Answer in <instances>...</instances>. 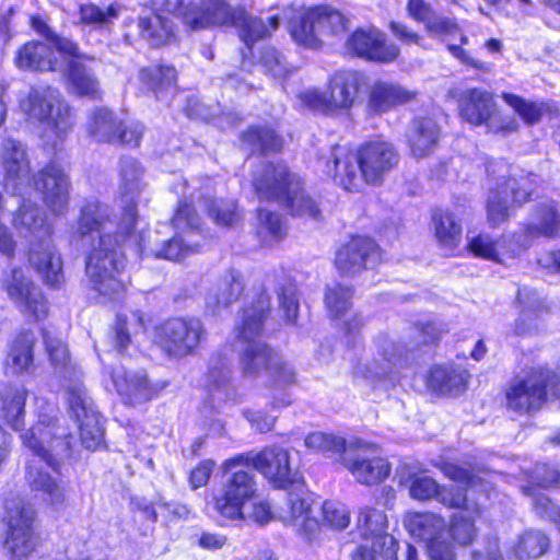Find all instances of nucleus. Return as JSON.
I'll use <instances>...</instances> for the list:
<instances>
[{
	"label": "nucleus",
	"mask_w": 560,
	"mask_h": 560,
	"mask_svg": "<svg viewBox=\"0 0 560 560\" xmlns=\"http://www.w3.org/2000/svg\"><path fill=\"white\" fill-rule=\"evenodd\" d=\"M255 234L260 243H279L287 236V222L278 211L257 208Z\"/></svg>",
	"instance_id": "nucleus-45"
},
{
	"label": "nucleus",
	"mask_w": 560,
	"mask_h": 560,
	"mask_svg": "<svg viewBox=\"0 0 560 560\" xmlns=\"http://www.w3.org/2000/svg\"><path fill=\"white\" fill-rule=\"evenodd\" d=\"M253 190L259 200L277 203L292 218L322 219L320 201L306 186L305 179L284 161H268L253 178Z\"/></svg>",
	"instance_id": "nucleus-4"
},
{
	"label": "nucleus",
	"mask_w": 560,
	"mask_h": 560,
	"mask_svg": "<svg viewBox=\"0 0 560 560\" xmlns=\"http://www.w3.org/2000/svg\"><path fill=\"white\" fill-rule=\"evenodd\" d=\"M1 165L4 179L13 185H16L31 171V163L25 149L19 141L12 139H8L3 143Z\"/></svg>",
	"instance_id": "nucleus-41"
},
{
	"label": "nucleus",
	"mask_w": 560,
	"mask_h": 560,
	"mask_svg": "<svg viewBox=\"0 0 560 560\" xmlns=\"http://www.w3.org/2000/svg\"><path fill=\"white\" fill-rule=\"evenodd\" d=\"M201 201L205 214L214 225L231 230L243 222V210L235 198L205 195Z\"/></svg>",
	"instance_id": "nucleus-38"
},
{
	"label": "nucleus",
	"mask_w": 560,
	"mask_h": 560,
	"mask_svg": "<svg viewBox=\"0 0 560 560\" xmlns=\"http://www.w3.org/2000/svg\"><path fill=\"white\" fill-rule=\"evenodd\" d=\"M399 159L390 141L369 139L354 148L335 145L325 161V172L342 190L361 192L365 186H382Z\"/></svg>",
	"instance_id": "nucleus-2"
},
{
	"label": "nucleus",
	"mask_w": 560,
	"mask_h": 560,
	"mask_svg": "<svg viewBox=\"0 0 560 560\" xmlns=\"http://www.w3.org/2000/svg\"><path fill=\"white\" fill-rule=\"evenodd\" d=\"M404 525L410 536L427 545L431 560H455L446 523L441 516L430 512H409L404 517Z\"/></svg>",
	"instance_id": "nucleus-20"
},
{
	"label": "nucleus",
	"mask_w": 560,
	"mask_h": 560,
	"mask_svg": "<svg viewBox=\"0 0 560 560\" xmlns=\"http://www.w3.org/2000/svg\"><path fill=\"white\" fill-rule=\"evenodd\" d=\"M78 15L81 26L103 27L118 16V10L113 3L103 10L93 2H86L79 5Z\"/></svg>",
	"instance_id": "nucleus-54"
},
{
	"label": "nucleus",
	"mask_w": 560,
	"mask_h": 560,
	"mask_svg": "<svg viewBox=\"0 0 560 560\" xmlns=\"http://www.w3.org/2000/svg\"><path fill=\"white\" fill-rule=\"evenodd\" d=\"M0 418L19 431L24 425L27 390L23 385H4L0 388Z\"/></svg>",
	"instance_id": "nucleus-39"
},
{
	"label": "nucleus",
	"mask_w": 560,
	"mask_h": 560,
	"mask_svg": "<svg viewBox=\"0 0 560 560\" xmlns=\"http://www.w3.org/2000/svg\"><path fill=\"white\" fill-rule=\"evenodd\" d=\"M534 509L542 517L552 520L560 529V508L553 504L549 498L538 494L534 498Z\"/></svg>",
	"instance_id": "nucleus-64"
},
{
	"label": "nucleus",
	"mask_w": 560,
	"mask_h": 560,
	"mask_svg": "<svg viewBox=\"0 0 560 560\" xmlns=\"http://www.w3.org/2000/svg\"><path fill=\"white\" fill-rule=\"evenodd\" d=\"M350 510L339 501L327 500L322 506V524L330 529L342 530L350 524Z\"/></svg>",
	"instance_id": "nucleus-57"
},
{
	"label": "nucleus",
	"mask_w": 560,
	"mask_h": 560,
	"mask_svg": "<svg viewBox=\"0 0 560 560\" xmlns=\"http://www.w3.org/2000/svg\"><path fill=\"white\" fill-rule=\"evenodd\" d=\"M435 467H438L445 477L459 485L474 488L478 485L479 481H481L479 477L471 475L467 469L452 463L441 462L435 464Z\"/></svg>",
	"instance_id": "nucleus-60"
},
{
	"label": "nucleus",
	"mask_w": 560,
	"mask_h": 560,
	"mask_svg": "<svg viewBox=\"0 0 560 560\" xmlns=\"http://www.w3.org/2000/svg\"><path fill=\"white\" fill-rule=\"evenodd\" d=\"M282 522L292 526L307 541L317 540L320 533V524L311 516V505L307 500L296 493H290L288 509L280 514Z\"/></svg>",
	"instance_id": "nucleus-35"
},
{
	"label": "nucleus",
	"mask_w": 560,
	"mask_h": 560,
	"mask_svg": "<svg viewBox=\"0 0 560 560\" xmlns=\"http://www.w3.org/2000/svg\"><path fill=\"white\" fill-rule=\"evenodd\" d=\"M343 49L351 58L378 65L395 62L400 56V48L374 26L354 28L348 34Z\"/></svg>",
	"instance_id": "nucleus-22"
},
{
	"label": "nucleus",
	"mask_w": 560,
	"mask_h": 560,
	"mask_svg": "<svg viewBox=\"0 0 560 560\" xmlns=\"http://www.w3.org/2000/svg\"><path fill=\"white\" fill-rule=\"evenodd\" d=\"M55 52L57 51L50 43L31 39L16 49L13 62L23 71L55 72L59 67Z\"/></svg>",
	"instance_id": "nucleus-32"
},
{
	"label": "nucleus",
	"mask_w": 560,
	"mask_h": 560,
	"mask_svg": "<svg viewBox=\"0 0 560 560\" xmlns=\"http://www.w3.org/2000/svg\"><path fill=\"white\" fill-rule=\"evenodd\" d=\"M22 443L35 456L26 465L25 480L42 499L57 505L65 500V488L57 477L59 459L69 456L73 436L55 418L43 417L21 434Z\"/></svg>",
	"instance_id": "nucleus-3"
},
{
	"label": "nucleus",
	"mask_w": 560,
	"mask_h": 560,
	"mask_svg": "<svg viewBox=\"0 0 560 560\" xmlns=\"http://www.w3.org/2000/svg\"><path fill=\"white\" fill-rule=\"evenodd\" d=\"M433 236L440 248L454 254L463 240V224L460 219L448 209L435 207L430 212Z\"/></svg>",
	"instance_id": "nucleus-36"
},
{
	"label": "nucleus",
	"mask_w": 560,
	"mask_h": 560,
	"mask_svg": "<svg viewBox=\"0 0 560 560\" xmlns=\"http://www.w3.org/2000/svg\"><path fill=\"white\" fill-rule=\"evenodd\" d=\"M502 98L528 126L537 125L545 115L556 116L559 112L558 106L553 103L528 101L514 93H503Z\"/></svg>",
	"instance_id": "nucleus-40"
},
{
	"label": "nucleus",
	"mask_w": 560,
	"mask_h": 560,
	"mask_svg": "<svg viewBox=\"0 0 560 560\" xmlns=\"http://www.w3.org/2000/svg\"><path fill=\"white\" fill-rule=\"evenodd\" d=\"M28 24L33 31L50 43L58 54L75 56L77 40L54 32L42 15L31 14Z\"/></svg>",
	"instance_id": "nucleus-49"
},
{
	"label": "nucleus",
	"mask_w": 560,
	"mask_h": 560,
	"mask_svg": "<svg viewBox=\"0 0 560 560\" xmlns=\"http://www.w3.org/2000/svg\"><path fill=\"white\" fill-rule=\"evenodd\" d=\"M1 287L25 317L35 323L48 317L50 305L46 294L20 267L11 268Z\"/></svg>",
	"instance_id": "nucleus-21"
},
{
	"label": "nucleus",
	"mask_w": 560,
	"mask_h": 560,
	"mask_svg": "<svg viewBox=\"0 0 560 560\" xmlns=\"http://www.w3.org/2000/svg\"><path fill=\"white\" fill-rule=\"evenodd\" d=\"M178 72L174 65L155 63L139 70V80L156 97L177 86Z\"/></svg>",
	"instance_id": "nucleus-42"
},
{
	"label": "nucleus",
	"mask_w": 560,
	"mask_h": 560,
	"mask_svg": "<svg viewBox=\"0 0 560 560\" xmlns=\"http://www.w3.org/2000/svg\"><path fill=\"white\" fill-rule=\"evenodd\" d=\"M65 387L71 416L79 424L82 444L88 450L97 448L103 442L102 417L81 382V371L71 364L69 352H48Z\"/></svg>",
	"instance_id": "nucleus-7"
},
{
	"label": "nucleus",
	"mask_w": 560,
	"mask_h": 560,
	"mask_svg": "<svg viewBox=\"0 0 560 560\" xmlns=\"http://www.w3.org/2000/svg\"><path fill=\"white\" fill-rule=\"evenodd\" d=\"M109 374L118 395L128 405L147 402L159 396L168 385L164 380H150L144 370L126 371L118 366Z\"/></svg>",
	"instance_id": "nucleus-24"
},
{
	"label": "nucleus",
	"mask_w": 560,
	"mask_h": 560,
	"mask_svg": "<svg viewBox=\"0 0 560 560\" xmlns=\"http://www.w3.org/2000/svg\"><path fill=\"white\" fill-rule=\"evenodd\" d=\"M388 30L402 44L422 45L423 37L413 28L399 21H389Z\"/></svg>",
	"instance_id": "nucleus-63"
},
{
	"label": "nucleus",
	"mask_w": 560,
	"mask_h": 560,
	"mask_svg": "<svg viewBox=\"0 0 560 560\" xmlns=\"http://www.w3.org/2000/svg\"><path fill=\"white\" fill-rule=\"evenodd\" d=\"M12 225L34 237L28 243L26 257L44 284L54 290L60 289L65 283L63 261L52 241L54 226L39 207L22 200L12 214Z\"/></svg>",
	"instance_id": "nucleus-6"
},
{
	"label": "nucleus",
	"mask_w": 560,
	"mask_h": 560,
	"mask_svg": "<svg viewBox=\"0 0 560 560\" xmlns=\"http://www.w3.org/2000/svg\"><path fill=\"white\" fill-rule=\"evenodd\" d=\"M485 210L489 228L498 229L510 220L514 209L498 189H492L486 199Z\"/></svg>",
	"instance_id": "nucleus-51"
},
{
	"label": "nucleus",
	"mask_w": 560,
	"mask_h": 560,
	"mask_svg": "<svg viewBox=\"0 0 560 560\" xmlns=\"http://www.w3.org/2000/svg\"><path fill=\"white\" fill-rule=\"evenodd\" d=\"M417 336L425 345H436L445 329L435 320H418L413 324Z\"/></svg>",
	"instance_id": "nucleus-61"
},
{
	"label": "nucleus",
	"mask_w": 560,
	"mask_h": 560,
	"mask_svg": "<svg viewBox=\"0 0 560 560\" xmlns=\"http://www.w3.org/2000/svg\"><path fill=\"white\" fill-rule=\"evenodd\" d=\"M183 1L176 8L183 23L191 31L212 27H236L238 37L254 56L253 49L258 40L270 37V30L257 16H253L243 5L232 7L226 0L191 1L182 8Z\"/></svg>",
	"instance_id": "nucleus-5"
},
{
	"label": "nucleus",
	"mask_w": 560,
	"mask_h": 560,
	"mask_svg": "<svg viewBox=\"0 0 560 560\" xmlns=\"http://www.w3.org/2000/svg\"><path fill=\"white\" fill-rule=\"evenodd\" d=\"M446 530L448 532V539L452 537L459 545L470 544L476 535L472 521L462 514L453 516L452 524L450 527L446 526Z\"/></svg>",
	"instance_id": "nucleus-59"
},
{
	"label": "nucleus",
	"mask_w": 560,
	"mask_h": 560,
	"mask_svg": "<svg viewBox=\"0 0 560 560\" xmlns=\"http://www.w3.org/2000/svg\"><path fill=\"white\" fill-rule=\"evenodd\" d=\"M442 138V129L431 115L415 116L406 132L410 154L416 159L427 158L435 152Z\"/></svg>",
	"instance_id": "nucleus-28"
},
{
	"label": "nucleus",
	"mask_w": 560,
	"mask_h": 560,
	"mask_svg": "<svg viewBox=\"0 0 560 560\" xmlns=\"http://www.w3.org/2000/svg\"><path fill=\"white\" fill-rule=\"evenodd\" d=\"M417 96V91L408 90L397 83L377 80L368 93L366 112L370 116H380L415 101Z\"/></svg>",
	"instance_id": "nucleus-31"
},
{
	"label": "nucleus",
	"mask_w": 560,
	"mask_h": 560,
	"mask_svg": "<svg viewBox=\"0 0 560 560\" xmlns=\"http://www.w3.org/2000/svg\"><path fill=\"white\" fill-rule=\"evenodd\" d=\"M279 307L285 324L295 326L300 313L298 288L294 283L281 284L277 290Z\"/></svg>",
	"instance_id": "nucleus-55"
},
{
	"label": "nucleus",
	"mask_w": 560,
	"mask_h": 560,
	"mask_svg": "<svg viewBox=\"0 0 560 560\" xmlns=\"http://www.w3.org/2000/svg\"><path fill=\"white\" fill-rule=\"evenodd\" d=\"M28 185L39 195L50 214L61 217L68 212L71 179L58 160L50 159L38 171L31 174Z\"/></svg>",
	"instance_id": "nucleus-16"
},
{
	"label": "nucleus",
	"mask_w": 560,
	"mask_h": 560,
	"mask_svg": "<svg viewBox=\"0 0 560 560\" xmlns=\"http://www.w3.org/2000/svg\"><path fill=\"white\" fill-rule=\"evenodd\" d=\"M306 448L322 453L324 455H334L342 453L346 448L343 438L326 432H312L304 440Z\"/></svg>",
	"instance_id": "nucleus-56"
},
{
	"label": "nucleus",
	"mask_w": 560,
	"mask_h": 560,
	"mask_svg": "<svg viewBox=\"0 0 560 560\" xmlns=\"http://www.w3.org/2000/svg\"><path fill=\"white\" fill-rule=\"evenodd\" d=\"M347 16L329 4H316L293 14L289 20L292 38L303 47L320 46L319 35H338L348 28Z\"/></svg>",
	"instance_id": "nucleus-11"
},
{
	"label": "nucleus",
	"mask_w": 560,
	"mask_h": 560,
	"mask_svg": "<svg viewBox=\"0 0 560 560\" xmlns=\"http://www.w3.org/2000/svg\"><path fill=\"white\" fill-rule=\"evenodd\" d=\"M345 467L363 485H376L390 472L388 462L377 454L376 446L360 447L352 456L343 459Z\"/></svg>",
	"instance_id": "nucleus-29"
},
{
	"label": "nucleus",
	"mask_w": 560,
	"mask_h": 560,
	"mask_svg": "<svg viewBox=\"0 0 560 560\" xmlns=\"http://www.w3.org/2000/svg\"><path fill=\"white\" fill-rule=\"evenodd\" d=\"M406 12L413 21L423 23L425 32L431 37L441 40L458 37L459 44H448L446 49L462 65L475 70H487L485 62L472 58L469 51L463 47L468 44V37L463 33L455 18L434 15L433 7L425 0H407Z\"/></svg>",
	"instance_id": "nucleus-10"
},
{
	"label": "nucleus",
	"mask_w": 560,
	"mask_h": 560,
	"mask_svg": "<svg viewBox=\"0 0 560 560\" xmlns=\"http://www.w3.org/2000/svg\"><path fill=\"white\" fill-rule=\"evenodd\" d=\"M156 336L165 350H196L207 331L199 317H170L158 326Z\"/></svg>",
	"instance_id": "nucleus-25"
},
{
	"label": "nucleus",
	"mask_w": 560,
	"mask_h": 560,
	"mask_svg": "<svg viewBox=\"0 0 560 560\" xmlns=\"http://www.w3.org/2000/svg\"><path fill=\"white\" fill-rule=\"evenodd\" d=\"M537 175L527 172L520 176L509 175L504 178L502 186L503 191L510 197V203L513 209H520L532 201Z\"/></svg>",
	"instance_id": "nucleus-47"
},
{
	"label": "nucleus",
	"mask_w": 560,
	"mask_h": 560,
	"mask_svg": "<svg viewBox=\"0 0 560 560\" xmlns=\"http://www.w3.org/2000/svg\"><path fill=\"white\" fill-rule=\"evenodd\" d=\"M59 56L66 61L65 78L73 92L78 96L100 101L103 92L98 79L83 63L84 61H94L95 58L83 54L78 42L75 56L66 54H59Z\"/></svg>",
	"instance_id": "nucleus-27"
},
{
	"label": "nucleus",
	"mask_w": 560,
	"mask_h": 560,
	"mask_svg": "<svg viewBox=\"0 0 560 560\" xmlns=\"http://www.w3.org/2000/svg\"><path fill=\"white\" fill-rule=\"evenodd\" d=\"M170 224L174 229L185 228L191 231H201L202 220L195 202L188 198H180L174 208Z\"/></svg>",
	"instance_id": "nucleus-53"
},
{
	"label": "nucleus",
	"mask_w": 560,
	"mask_h": 560,
	"mask_svg": "<svg viewBox=\"0 0 560 560\" xmlns=\"http://www.w3.org/2000/svg\"><path fill=\"white\" fill-rule=\"evenodd\" d=\"M354 287L342 282H335L324 290V306L331 320L343 318L353 306Z\"/></svg>",
	"instance_id": "nucleus-43"
},
{
	"label": "nucleus",
	"mask_w": 560,
	"mask_h": 560,
	"mask_svg": "<svg viewBox=\"0 0 560 560\" xmlns=\"http://www.w3.org/2000/svg\"><path fill=\"white\" fill-rule=\"evenodd\" d=\"M241 362L246 373H258L264 368L278 386H288L295 382L294 370L271 357L270 352H243Z\"/></svg>",
	"instance_id": "nucleus-37"
},
{
	"label": "nucleus",
	"mask_w": 560,
	"mask_h": 560,
	"mask_svg": "<svg viewBox=\"0 0 560 560\" xmlns=\"http://www.w3.org/2000/svg\"><path fill=\"white\" fill-rule=\"evenodd\" d=\"M233 468L223 470L228 474L220 493L214 498V509L223 517L229 520H244L243 506L254 499L256 481L254 476L244 470Z\"/></svg>",
	"instance_id": "nucleus-23"
},
{
	"label": "nucleus",
	"mask_w": 560,
	"mask_h": 560,
	"mask_svg": "<svg viewBox=\"0 0 560 560\" xmlns=\"http://www.w3.org/2000/svg\"><path fill=\"white\" fill-rule=\"evenodd\" d=\"M112 345L116 350H126L131 346V335L128 329V318L125 315H116L112 326Z\"/></svg>",
	"instance_id": "nucleus-62"
},
{
	"label": "nucleus",
	"mask_w": 560,
	"mask_h": 560,
	"mask_svg": "<svg viewBox=\"0 0 560 560\" xmlns=\"http://www.w3.org/2000/svg\"><path fill=\"white\" fill-rule=\"evenodd\" d=\"M385 261V249L373 236L353 233L336 249L334 267L341 278H354Z\"/></svg>",
	"instance_id": "nucleus-14"
},
{
	"label": "nucleus",
	"mask_w": 560,
	"mask_h": 560,
	"mask_svg": "<svg viewBox=\"0 0 560 560\" xmlns=\"http://www.w3.org/2000/svg\"><path fill=\"white\" fill-rule=\"evenodd\" d=\"M33 510L22 499H13L5 504L4 550L13 560L27 558L36 546V538L32 528Z\"/></svg>",
	"instance_id": "nucleus-19"
},
{
	"label": "nucleus",
	"mask_w": 560,
	"mask_h": 560,
	"mask_svg": "<svg viewBox=\"0 0 560 560\" xmlns=\"http://www.w3.org/2000/svg\"><path fill=\"white\" fill-rule=\"evenodd\" d=\"M240 466H253L273 488L287 489L298 481L299 471L292 464L288 448L272 445L259 453L240 454L226 459L222 468L232 470Z\"/></svg>",
	"instance_id": "nucleus-13"
},
{
	"label": "nucleus",
	"mask_w": 560,
	"mask_h": 560,
	"mask_svg": "<svg viewBox=\"0 0 560 560\" xmlns=\"http://www.w3.org/2000/svg\"><path fill=\"white\" fill-rule=\"evenodd\" d=\"M137 25L140 36L148 39L153 47L167 45L175 39L173 22L162 14L139 16Z\"/></svg>",
	"instance_id": "nucleus-44"
},
{
	"label": "nucleus",
	"mask_w": 560,
	"mask_h": 560,
	"mask_svg": "<svg viewBox=\"0 0 560 560\" xmlns=\"http://www.w3.org/2000/svg\"><path fill=\"white\" fill-rule=\"evenodd\" d=\"M138 221V203L128 199L121 208L116 231L100 234L85 256L84 268L91 288L109 301L121 300L127 292V282L121 278L127 265L122 247L135 234Z\"/></svg>",
	"instance_id": "nucleus-1"
},
{
	"label": "nucleus",
	"mask_w": 560,
	"mask_h": 560,
	"mask_svg": "<svg viewBox=\"0 0 560 560\" xmlns=\"http://www.w3.org/2000/svg\"><path fill=\"white\" fill-rule=\"evenodd\" d=\"M200 250V244L186 243L183 236L175 233L171 238L164 241L161 247L152 254L156 259L180 261Z\"/></svg>",
	"instance_id": "nucleus-52"
},
{
	"label": "nucleus",
	"mask_w": 560,
	"mask_h": 560,
	"mask_svg": "<svg viewBox=\"0 0 560 560\" xmlns=\"http://www.w3.org/2000/svg\"><path fill=\"white\" fill-rule=\"evenodd\" d=\"M271 295L258 289L241 308V319L234 327V338L243 350H270L265 341V324L271 316Z\"/></svg>",
	"instance_id": "nucleus-17"
},
{
	"label": "nucleus",
	"mask_w": 560,
	"mask_h": 560,
	"mask_svg": "<svg viewBox=\"0 0 560 560\" xmlns=\"http://www.w3.org/2000/svg\"><path fill=\"white\" fill-rule=\"evenodd\" d=\"M357 528L366 542L371 541L374 548H381L386 560H397L398 541L386 532L387 516L384 512L373 508L361 509Z\"/></svg>",
	"instance_id": "nucleus-26"
},
{
	"label": "nucleus",
	"mask_w": 560,
	"mask_h": 560,
	"mask_svg": "<svg viewBox=\"0 0 560 560\" xmlns=\"http://www.w3.org/2000/svg\"><path fill=\"white\" fill-rule=\"evenodd\" d=\"M457 113L460 119L470 126H486L488 132L494 135L508 136L518 129L515 117L499 116L493 94L485 89L464 90L457 97Z\"/></svg>",
	"instance_id": "nucleus-12"
},
{
	"label": "nucleus",
	"mask_w": 560,
	"mask_h": 560,
	"mask_svg": "<svg viewBox=\"0 0 560 560\" xmlns=\"http://www.w3.org/2000/svg\"><path fill=\"white\" fill-rule=\"evenodd\" d=\"M533 215L538 224H529L526 232L529 235H542L549 238L560 236V213L555 200L537 203L533 208Z\"/></svg>",
	"instance_id": "nucleus-46"
},
{
	"label": "nucleus",
	"mask_w": 560,
	"mask_h": 560,
	"mask_svg": "<svg viewBox=\"0 0 560 560\" xmlns=\"http://www.w3.org/2000/svg\"><path fill=\"white\" fill-rule=\"evenodd\" d=\"M548 392L560 396V377L542 366L532 368L506 392L508 406L518 412L537 410L546 401Z\"/></svg>",
	"instance_id": "nucleus-15"
},
{
	"label": "nucleus",
	"mask_w": 560,
	"mask_h": 560,
	"mask_svg": "<svg viewBox=\"0 0 560 560\" xmlns=\"http://www.w3.org/2000/svg\"><path fill=\"white\" fill-rule=\"evenodd\" d=\"M237 140L242 149L255 156L279 154L285 143L282 133L269 124H249L238 132Z\"/></svg>",
	"instance_id": "nucleus-30"
},
{
	"label": "nucleus",
	"mask_w": 560,
	"mask_h": 560,
	"mask_svg": "<svg viewBox=\"0 0 560 560\" xmlns=\"http://www.w3.org/2000/svg\"><path fill=\"white\" fill-rule=\"evenodd\" d=\"M363 82L364 78L358 71H338L329 78L325 91L308 89L299 94V100L307 109L326 116L348 114Z\"/></svg>",
	"instance_id": "nucleus-9"
},
{
	"label": "nucleus",
	"mask_w": 560,
	"mask_h": 560,
	"mask_svg": "<svg viewBox=\"0 0 560 560\" xmlns=\"http://www.w3.org/2000/svg\"><path fill=\"white\" fill-rule=\"evenodd\" d=\"M549 542V538L542 532L529 529L518 537L513 551L518 559H535L548 550Z\"/></svg>",
	"instance_id": "nucleus-50"
},
{
	"label": "nucleus",
	"mask_w": 560,
	"mask_h": 560,
	"mask_svg": "<svg viewBox=\"0 0 560 560\" xmlns=\"http://www.w3.org/2000/svg\"><path fill=\"white\" fill-rule=\"evenodd\" d=\"M409 494L418 501L436 499L448 508L468 510L467 497L459 488L441 487L433 478L424 475L411 477Z\"/></svg>",
	"instance_id": "nucleus-33"
},
{
	"label": "nucleus",
	"mask_w": 560,
	"mask_h": 560,
	"mask_svg": "<svg viewBox=\"0 0 560 560\" xmlns=\"http://www.w3.org/2000/svg\"><path fill=\"white\" fill-rule=\"evenodd\" d=\"M86 132L97 143L120 144L138 148L143 130L137 125H128L112 108L96 106L86 120Z\"/></svg>",
	"instance_id": "nucleus-18"
},
{
	"label": "nucleus",
	"mask_w": 560,
	"mask_h": 560,
	"mask_svg": "<svg viewBox=\"0 0 560 560\" xmlns=\"http://www.w3.org/2000/svg\"><path fill=\"white\" fill-rule=\"evenodd\" d=\"M498 242L486 233H478L470 237L466 244L467 252L476 257L488 261L500 262Z\"/></svg>",
	"instance_id": "nucleus-58"
},
{
	"label": "nucleus",
	"mask_w": 560,
	"mask_h": 560,
	"mask_svg": "<svg viewBox=\"0 0 560 560\" xmlns=\"http://www.w3.org/2000/svg\"><path fill=\"white\" fill-rule=\"evenodd\" d=\"M470 374L457 364L433 366L427 378L428 387L444 396H458L468 388Z\"/></svg>",
	"instance_id": "nucleus-34"
},
{
	"label": "nucleus",
	"mask_w": 560,
	"mask_h": 560,
	"mask_svg": "<svg viewBox=\"0 0 560 560\" xmlns=\"http://www.w3.org/2000/svg\"><path fill=\"white\" fill-rule=\"evenodd\" d=\"M25 114L36 120L45 135L63 142L77 124L74 108L50 86L32 89L26 96Z\"/></svg>",
	"instance_id": "nucleus-8"
},
{
	"label": "nucleus",
	"mask_w": 560,
	"mask_h": 560,
	"mask_svg": "<svg viewBox=\"0 0 560 560\" xmlns=\"http://www.w3.org/2000/svg\"><path fill=\"white\" fill-rule=\"evenodd\" d=\"M109 215L105 212L98 201H86L80 209L77 218V234L80 238L91 236L94 233H101Z\"/></svg>",
	"instance_id": "nucleus-48"
}]
</instances>
